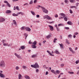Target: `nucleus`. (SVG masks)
Here are the masks:
<instances>
[{
	"instance_id": "nucleus-1",
	"label": "nucleus",
	"mask_w": 79,
	"mask_h": 79,
	"mask_svg": "<svg viewBox=\"0 0 79 79\" xmlns=\"http://www.w3.org/2000/svg\"><path fill=\"white\" fill-rule=\"evenodd\" d=\"M31 67L34 68H39V66L38 64L36 62L35 63V64L33 65H31Z\"/></svg>"
},
{
	"instance_id": "nucleus-2",
	"label": "nucleus",
	"mask_w": 79,
	"mask_h": 79,
	"mask_svg": "<svg viewBox=\"0 0 79 79\" xmlns=\"http://www.w3.org/2000/svg\"><path fill=\"white\" fill-rule=\"evenodd\" d=\"M0 66L1 67H2V68H3V67H5V63L4 61L2 60L1 62L0 63Z\"/></svg>"
},
{
	"instance_id": "nucleus-3",
	"label": "nucleus",
	"mask_w": 79,
	"mask_h": 79,
	"mask_svg": "<svg viewBox=\"0 0 79 79\" xmlns=\"http://www.w3.org/2000/svg\"><path fill=\"white\" fill-rule=\"evenodd\" d=\"M24 29H26V31H28V32H30V31H31V28L28 27H25Z\"/></svg>"
},
{
	"instance_id": "nucleus-4",
	"label": "nucleus",
	"mask_w": 79,
	"mask_h": 79,
	"mask_svg": "<svg viewBox=\"0 0 79 79\" xmlns=\"http://www.w3.org/2000/svg\"><path fill=\"white\" fill-rule=\"evenodd\" d=\"M38 7H39V8H42V10H47V9H45V8L42 6H40V5H38Z\"/></svg>"
},
{
	"instance_id": "nucleus-5",
	"label": "nucleus",
	"mask_w": 79,
	"mask_h": 79,
	"mask_svg": "<svg viewBox=\"0 0 79 79\" xmlns=\"http://www.w3.org/2000/svg\"><path fill=\"white\" fill-rule=\"evenodd\" d=\"M5 21V19L3 18H0V22L1 23L3 22V21Z\"/></svg>"
},
{
	"instance_id": "nucleus-6",
	"label": "nucleus",
	"mask_w": 79,
	"mask_h": 79,
	"mask_svg": "<svg viewBox=\"0 0 79 79\" xmlns=\"http://www.w3.org/2000/svg\"><path fill=\"white\" fill-rule=\"evenodd\" d=\"M48 27H49L50 28V30L51 31H53V26H51V25H48Z\"/></svg>"
},
{
	"instance_id": "nucleus-7",
	"label": "nucleus",
	"mask_w": 79,
	"mask_h": 79,
	"mask_svg": "<svg viewBox=\"0 0 79 79\" xmlns=\"http://www.w3.org/2000/svg\"><path fill=\"white\" fill-rule=\"evenodd\" d=\"M0 77H2L3 78L5 77V76L3 74L0 73Z\"/></svg>"
},
{
	"instance_id": "nucleus-8",
	"label": "nucleus",
	"mask_w": 79,
	"mask_h": 79,
	"mask_svg": "<svg viewBox=\"0 0 79 79\" xmlns=\"http://www.w3.org/2000/svg\"><path fill=\"white\" fill-rule=\"evenodd\" d=\"M66 43L68 45H69L70 44V43L69 42V40H67V39H66Z\"/></svg>"
},
{
	"instance_id": "nucleus-9",
	"label": "nucleus",
	"mask_w": 79,
	"mask_h": 79,
	"mask_svg": "<svg viewBox=\"0 0 79 79\" xmlns=\"http://www.w3.org/2000/svg\"><path fill=\"white\" fill-rule=\"evenodd\" d=\"M11 11L10 10H7L6 11V13L7 14H10V13H11Z\"/></svg>"
},
{
	"instance_id": "nucleus-10",
	"label": "nucleus",
	"mask_w": 79,
	"mask_h": 79,
	"mask_svg": "<svg viewBox=\"0 0 79 79\" xmlns=\"http://www.w3.org/2000/svg\"><path fill=\"white\" fill-rule=\"evenodd\" d=\"M67 24H69V25H73V23L70 21L68 22Z\"/></svg>"
},
{
	"instance_id": "nucleus-11",
	"label": "nucleus",
	"mask_w": 79,
	"mask_h": 79,
	"mask_svg": "<svg viewBox=\"0 0 79 79\" xmlns=\"http://www.w3.org/2000/svg\"><path fill=\"white\" fill-rule=\"evenodd\" d=\"M15 56H17V58H21V57L20 56H19L17 54H16V53H15Z\"/></svg>"
},
{
	"instance_id": "nucleus-12",
	"label": "nucleus",
	"mask_w": 79,
	"mask_h": 79,
	"mask_svg": "<svg viewBox=\"0 0 79 79\" xmlns=\"http://www.w3.org/2000/svg\"><path fill=\"white\" fill-rule=\"evenodd\" d=\"M51 72L52 73H54V74H55V75L56 74V72L55 71V70L52 69L51 70Z\"/></svg>"
},
{
	"instance_id": "nucleus-13",
	"label": "nucleus",
	"mask_w": 79,
	"mask_h": 79,
	"mask_svg": "<svg viewBox=\"0 0 79 79\" xmlns=\"http://www.w3.org/2000/svg\"><path fill=\"white\" fill-rule=\"evenodd\" d=\"M32 45H37V41H35L33 43H32Z\"/></svg>"
},
{
	"instance_id": "nucleus-14",
	"label": "nucleus",
	"mask_w": 79,
	"mask_h": 79,
	"mask_svg": "<svg viewBox=\"0 0 79 79\" xmlns=\"http://www.w3.org/2000/svg\"><path fill=\"white\" fill-rule=\"evenodd\" d=\"M37 54H36L32 56L31 57L32 58H35V57H37Z\"/></svg>"
},
{
	"instance_id": "nucleus-15",
	"label": "nucleus",
	"mask_w": 79,
	"mask_h": 79,
	"mask_svg": "<svg viewBox=\"0 0 79 79\" xmlns=\"http://www.w3.org/2000/svg\"><path fill=\"white\" fill-rule=\"evenodd\" d=\"M51 36H52L51 35H48L46 36V38H47V39H49L50 37H51Z\"/></svg>"
},
{
	"instance_id": "nucleus-16",
	"label": "nucleus",
	"mask_w": 79,
	"mask_h": 79,
	"mask_svg": "<svg viewBox=\"0 0 79 79\" xmlns=\"http://www.w3.org/2000/svg\"><path fill=\"white\" fill-rule=\"evenodd\" d=\"M47 19L48 20H50V19H52V18L50 17V16H48V15H47Z\"/></svg>"
},
{
	"instance_id": "nucleus-17",
	"label": "nucleus",
	"mask_w": 79,
	"mask_h": 79,
	"mask_svg": "<svg viewBox=\"0 0 79 79\" xmlns=\"http://www.w3.org/2000/svg\"><path fill=\"white\" fill-rule=\"evenodd\" d=\"M25 78L27 79H30V77L27 75L25 76Z\"/></svg>"
},
{
	"instance_id": "nucleus-18",
	"label": "nucleus",
	"mask_w": 79,
	"mask_h": 79,
	"mask_svg": "<svg viewBox=\"0 0 79 79\" xmlns=\"http://www.w3.org/2000/svg\"><path fill=\"white\" fill-rule=\"evenodd\" d=\"M64 21H68V19L66 17V16H65V17H64Z\"/></svg>"
},
{
	"instance_id": "nucleus-19",
	"label": "nucleus",
	"mask_w": 79,
	"mask_h": 79,
	"mask_svg": "<svg viewBox=\"0 0 79 79\" xmlns=\"http://www.w3.org/2000/svg\"><path fill=\"white\" fill-rule=\"evenodd\" d=\"M59 44V45H60V48H63V44Z\"/></svg>"
},
{
	"instance_id": "nucleus-20",
	"label": "nucleus",
	"mask_w": 79,
	"mask_h": 79,
	"mask_svg": "<svg viewBox=\"0 0 79 79\" xmlns=\"http://www.w3.org/2000/svg\"><path fill=\"white\" fill-rule=\"evenodd\" d=\"M36 45H31V47H32V48H36Z\"/></svg>"
},
{
	"instance_id": "nucleus-21",
	"label": "nucleus",
	"mask_w": 79,
	"mask_h": 79,
	"mask_svg": "<svg viewBox=\"0 0 79 79\" xmlns=\"http://www.w3.org/2000/svg\"><path fill=\"white\" fill-rule=\"evenodd\" d=\"M20 48L22 50H24L25 49V47L24 46H22L20 47Z\"/></svg>"
},
{
	"instance_id": "nucleus-22",
	"label": "nucleus",
	"mask_w": 79,
	"mask_h": 79,
	"mask_svg": "<svg viewBox=\"0 0 79 79\" xmlns=\"http://www.w3.org/2000/svg\"><path fill=\"white\" fill-rule=\"evenodd\" d=\"M12 15L13 16H18V14H16L15 13H13L12 14Z\"/></svg>"
},
{
	"instance_id": "nucleus-23",
	"label": "nucleus",
	"mask_w": 79,
	"mask_h": 79,
	"mask_svg": "<svg viewBox=\"0 0 79 79\" xmlns=\"http://www.w3.org/2000/svg\"><path fill=\"white\" fill-rule=\"evenodd\" d=\"M17 14L18 15H19L20 14H21V15H24V13L22 12H18Z\"/></svg>"
},
{
	"instance_id": "nucleus-24",
	"label": "nucleus",
	"mask_w": 79,
	"mask_h": 79,
	"mask_svg": "<svg viewBox=\"0 0 79 79\" xmlns=\"http://www.w3.org/2000/svg\"><path fill=\"white\" fill-rule=\"evenodd\" d=\"M54 53H56V54H60V52H58V51L56 50V51H55L54 52Z\"/></svg>"
},
{
	"instance_id": "nucleus-25",
	"label": "nucleus",
	"mask_w": 79,
	"mask_h": 79,
	"mask_svg": "<svg viewBox=\"0 0 79 79\" xmlns=\"http://www.w3.org/2000/svg\"><path fill=\"white\" fill-rule=\"evenodd\" d=\"M22 77V76L20 74H19V79H21V78Z\"/></svg>"
},
{
	"instance_id": "nucleus-26",
	"label": "nucleus",
	"mask_w": 79,
	"mask_h": 79,
	"mask_svg": "<svg viewBox=\"0 0 79 79\" xmlns=\"http://www.w3.org/2000/svg\"><path fill=\"white\" fill-rule=\"evenodd\" d=\"M60 16H62L65 17V16H66L65 15V14L63 13L60 14Z\"/></svg>"
},
{
	"instance_id": "nucleus-27",
	"label": "nucleus",
	"mask_w": 79,
	"mask_h": 79,
	"mask_svg": "<svg viewBox=\"0 0 79 79\" xmlns=\"http://www.w3.org/2000/svg\"><path fill=\"white\" fill-rule=\"evenodd\" d=\"M56 74H59L60 73V71L59 70H56Z\"/></svg>"
},
{
	"instance_id": "nucleus-28",
	"label": "nucleus",
	"mask_w": 79,
	"mask_h": 79,
	"mask_svg": "<svg viewBox=\"0 0 79 79\" xmlns=\"http://www.w3.org/2000/svg\"><path fill=\"white\" fill-rule=\"evenodd\" d=\"M31 14L33 15H35V12H34L32 11H31Z\"/></svg>"
},
{
	"instance_id": "nucleus-29",
	"label": "nucleus",
	"mask_w": 79,
	"mask_h": 79,
	"mask_svg": "<svg viewBox=\"0 0 79 79\" xmlns=\"http://www.w3.org/2000/svg\"><path fill=\"white\" fill-rule=\"evenodd\" d=\"M69 1L70 2H71V3H74V2H75V0H69Z\"/></svg>"
},
{
	"instance_id": "nucleus-30",
	"label": "nucleus",
	"mask_w": 79,
	"mask_h": 79,
	"mask_svg": "<svg viewBox=\"0 0 79 79\" xmlns=\"http://www.w3.org/2000/svg\"><path fill=\"white\" fill-rule=\"evenodd\" d=\"M24 35H25V36H26L25 37V39H26V38H27V36H28V34H27L26 33H25L24 34Z\"/></svg>"
},
{
	"instance_id": "nucleus-31",
	"label": "nucleus",
	"mask_w": 79,
	"mask_h": 79,
	"mask_svg": "<svg viewBox=\"0 0 79 79\" xmlns=\"http://www.w3.org/2000/svg\"><path fill=\"white\" fill-rule=\"evenodd\" d=\"M7 45H8V43H3L4 46H7Z\"/></svg>"
},
{
	"instance_id": "nucleus-32",
	"label": "nucleus",
	"mask_w": 79,
	"mask_h": 79,
	"mask_svg": "<svg viewBox=\"0 0 79 79\" xmlns=\"http://www.w3.org/2000/svg\"><path fill=\"white\" fill-rule=\"evenodd\" d=\"M56 40H57V38H54L53 40V42L55 43Z\"/></svg>"
},
{
	"instance_id": "nucleus-33",
	"label": "nucleus",
	"mask_w": 79,
	"mask_h": 79,
	"mask_svg": "<svg viewBox=\"0 0 79 79\" xmlns=\"http://www.w3.org/2000/svg\"><path fill=\"white\" fill-rule=\"evenodd\" d=\"M43 11L44 13H48V10H43Z\"/></svg>"
},
{
	"instance_id": "nucleus-34",
	"label": "nucleus",
	"mask_w": 79,
	"mask_h": 79,
	"mask_svg": "<svg viewBox=\"0 0 79 79\" xmlns=\"http://www.w3.org/2000/svg\"><path fill=\"white\" fill-rule=\"evenodd\" d=\"M64 17H65L64 16H61L59 18V19H63V18H64Z\"/></svg>"
},
{
	"instance_id": "nucleus-35",
	"label": "nucleus",
	"mask_w": 79,
	"mask_h": 79,
	"mask_svg": "<svg viewBox=\"0 0 79 79\" xmlns=\"http://www.w3.org/2000/svg\"><path fill=\"white\" fill-rule=\"evenodd\" d=\"M68 73H69V74H74V72H68Z\"/></svg>"
},
{
	"instance_id": "nucleus-36",
	"label": "nucleus",
	"mask_w": 79,
	"mask_h": 79,
	"mask_svg": "<svg viewBox=\"0 0 79 79\" xmlns=\"http://www.w3.org/2000/svg\"><path fill=\"white\" fill-rule=\"evenodd\" d=\"M7 6H8L9 7H11V5L9 3H7Z\"/></svg>"
},
{
	"instance_id": "nucleus-37",
	"label": "nucleus",
	"mask_w": 79,
	"mask_h": 79,
	"mask_svg": "<svg viewBox=\"0 0 79 79\" xmlns=\"http://www.w3.org/2000/svg\"><path fill=\"white\" fill-rule=\"evenodd\" d=\"M47 23H49V24H52V23H54V21H52L51 22H47Z\"/></svg>"
},
{
	"instance_id": "nucleus-38",
	"label": "nucleus",
	"mask_w": 79,
	"mask_h": 79,
	"mask_svg": "<svg viewBox=\"0 0 79 79\" xmlns=\"http://www.w3.org/2000/svg\"><path fill=\"white\" fill-rule=\"evenodd\" d=\"M43 18H44V19H46V18L47 19V15L44 16L43 17Z\"/></svg>"
},
{
	"instance_id": "nucleus-39",
	"label": "nucleus",
	"mask_w": 79,
	"mask_h": 79,
	"mask_svg": "<svg viewBox=\"0 0 79 79\" xmlns=\"http://www.w3.org/2000/svg\"><path fill=\"white\" fill-rule=\"evenodd\" d=\"M2 43L3 44H5V42H6V40H2Z\"/></svg>"
},
{
	"instance_id": "nucleus-40",
	"label": "nucleus",
	"mask_w": 79,
	"mask_h": 79,
	"mask_svg": "<svg viewBox=\"0 0 79 79\" xmlns=\"http://www.w3.org/2000/svg\"><path fill=\"white\" fill-rule=\"evenodd\" d=\"M64 2L66 3H68L69 2H68V1L67 0H65Z\"/></svg>"
},
{
	"instance_id": "nucleus-41",
	"label": "nucleus",
	"mask_w": 79,
	"mask_h": 79,
	"mask_svg": "<svg viewBox=\"0 0 79 79\" xmlns=\"http://www.w3.org/2000/svg\"><path fill=\"white\" fill-rule=\"evenodd\" d=\"M13 22L14 23V24H15V25H16V21H15V20H13Z\"/></svg>"
},
{
	"instance_id": "nucleus-42",
	"label": "nucleus",
	"mask_w": 79,
	"mask_h": 79,
	"mask_svg": "<svg viewBox=\"0 0 79 79\" xmlns=\"http://www.w3.org/2000/svg\"><path fill=\"white\" fill-rule=\"evenodd\" d=\"M78 63H79V60H77L76 62V64H78Z\"/></svg>"
},
{
	"instance_id": "nucleus-43",
	"label": "nucleus",
	"mask_w": 79,
	"mask_h": 79,
	"mask_svg": "<svg viewBox=\"0 0 79 79\" xmlns=\"http://www.w3.org/2000/svg\"><path fill=\"white\" fill-rule=\"evenodd\" d=\"M65 29L68 30V29H69V27H65Z\"/></svg>"
},
{
	"instance_id": "nucleus-44",
	"label": "nucleus",
	"mask_w": 79,
	"mask_h": 79,
	"mask_svg": "<svg viewBox=\"0 0 79 79\" xmlns=\"http://www.w3.org/2000/svg\"><path fill=\"white\" fill-rule=\"evenodd\" d=\"M15 69H16V70H18V69H19V67H18V66H16V67H15Z\"/></svg>"
},
{
	"instance_id": "nucleus-45",
	"label": "nucleus",
	"mask_w": 79,
	"mask_h": 79,
	"mask_svg": "<svg viewBox=\"0 0 79 79\" xmlns=\"http://www.w3.org/2000/svg\"><path fill=\"white\" fill-rule=\"evenodd\" d=\"M16 10H19V7H18V6H16Z\"/></svg>"
},
{
	"instance_id": "nucleus-46",
	"label": "nucleus",
	"mask_w": 79,
	"mask_h": 79,
	"mask_svg": "<svg viewBox=\"0 0 79 79\" xmlns=\"http://www.w3.org/2000/svg\"><path fill=\"white\" fill-rule=\"evenodd\" d=\"M25 27H21V30H23V29H24L25 28Z\"/></svg>"
},
{
	"instance_id": "nucleus-47",
	"label": "nucleus",
	"mask_w": 79,
	"mask_h": 79,
	"mask_svg": "<svg viewBox=\"0 0 79 79\" xmlns=\"http://www.w3.org/2000/svg\"><path fill=\"white\" fill-rule=\"evenodd\" d=\"M32 0H31L30 2L29 3V4H30V5H31V4H32Z\"/></svg>"
},
{
	"instance_id": "nucleus-48",
	"label": "nucleus",
	"mask_w": 79,
	"mask_h": 79,
	"mask_svg": "<svg viewBox=\"0 0 79 79\" xmlns=\"http://www.w3.org/2000/svg\"><path fill=\"white\" fill-rule=\"evenodd\" d=\"M56 28V30L57 31H60V28L58 27H57Z\"/></svg>"
},
{
	"instance_id": "nucleus-49",
	"label": "nucleus",
	"mask_w": 79,
	"mask_h": 79,
	"mask_svg": "<svg viewBox=\"0 0 79 79\" xmlns=\"http://www.w3.org/2000/svg\"><path fill=\"white\" fill-rule=\"evenodd\" d=\"M69 50H70V51H71V52H72L73 51L72 48H69Z\"/></svg>"
},
{
	"instance_id": "nucleus-50",
	"label": "nucleus",
	"mask_w": 79,
	"mask_h": 79,
	"mask_svg": "<svg viewBox=\"0 0 79 79\" xmlns=\"http://www.w3.org/2000/svg\"><path fill=\"white\" fill-rule=\"evenodd\" d=\"M37 0H35L34 1V3H37Z\"/></svg>"
},
{
	"instance_id": "nucleus-51",
	"label": "nucleus",
	"mask_w": 79,
	"mask_h": 79,
	"mask_svg": "<svg viewBox=\"0 0 79 79\" xmlns=\"http://www.w3.org/2000/svg\"><path fill=\"white\" fill-rule=\"evenodd\" d=\"M60 66H61V67H63V66H64V64H60Z\"/></svg>"
},
{
	"instance_id": "nucleus-52",
	"label": "nucleus",
	"mask_w": 79,
	"mask_h": 79,
	"mask_svg": "<svg viewBox=\"0 0 79 79\" xmlns=\"http://www.w3.org/2000/svg\"><path fill=\"white\" fill-rule=\"evenodd\" d=\"M29 4H28V3H25V4H24L23 5L24 6H25L26 5H28Z\"/></svg>"
},
{
	"instance_id": "nucleus-53",
	"label": "nucleus",
	"mask_w": 79,
	"mask_h": 79,
	"mask_svg": "<svg viewBox=\"0 0 79 79\" xmlns=\"http://www.w3.org/2000/svg\"><path fill=\"white\" fill-rule=\"evenodd\" d=\"M47 52L49 54V55L51 53V52H50L49 51L47 50Z\"/></svg>"
},
{
	"instance_id": "nucleus-54",
	"label": "nucleus",
	"mask_w": 79,
	"mask_h": 79,
	"mask_svg": "<svg viewBox=\"0 0 79 79\" xmlns=\"http://www.w3.org/2000/svg\"><path fill=\"white\" fill-rule=\"evenodd\" d=\"M36 73H38L39 72V69H36Z\"/></svg>"
},
{
	"instance_id": "nucleus-55",
	"label": "nucleus",
	"mask_w": 79,
	"mask_h": 79,
	"mask_svg": "<svg viewBox=\"0 0 79 79\" xmlns=\"http://www.w3.org/2000/svg\"><path fill=\"white\" fill-rule=\"evenodd\" d=\"M4 3H8V2H7V1H5L4 2Z\"/></svg>"
},
{
	"instance_id": "nucleus-56",
	"label": "nucleus",
	"mask_w": 79,
	"mask_h": 79,
	"mask_svg": "<svg viewBox=\"0 0 79 79\" xmlns=\"http://www.w3.org/2000/svg\"><path fill=\"white\" fill-rule=\"evenodd\" d=\"M72 37V35H68V37Z\"/></svg>"
},
{
	"instance_id": "nucleus-57",
	"label": "nucleus",
	"mask_w": 79,
	"mask_h": 79,
	"mask_svg": "<svg viewBox=\"0 0 79 79\" xmlns=\"http://www.w3.org/2000/svg\"><path fill=\"white\" fill-rule=\"evenodd\" d=\"M23 69H26V66H23Z\"/></svg>"
},
{
	"instance_id": "nucleus-58",
	"label": "nucleus",
	"mask_w": 79,
	"mask_h": 79,
	"mask_svg": "<svg viewBox=\"0 0 79 79\" xmlns=\"http://www.w3.org/2000/svg\"><path fill=\"white\" fill-rule=\"evenodd\" d=\"M50 56H54V55L52 54L51 53L50 54Z\"/></svg>"
},
{
	"instance_id": "nucleus-59",
	"label": "nucleus",
	"mask_w": 79,
	"mask_h": 79,
	"mask_svg": "<svg viewBox=\"0 0 79 79\" xmlns=\"http://www.w3.org/2000/svg\"><path fill=\"white\" fill-rule=\"evenodd\" d=\"M28 44H32V42H31V40L29 41L28 42Z\"/></svg>"
},
{
	"instance_id": "nucleus-60",
	"label": "nucleus",
	"mask_w": 79,
	"mask_h": 79,
	"mask_svg": "<svg viewBox=\"0 0 79 79\" xmlns=\"http://www.w3.org/2000/svg\"><path fill=\"white\" fill-rule=\"evenodd\" d=\"M36 17L37 18H39V17H40V15H37Z\"/></svg>"
},
{
	"instance_id": "nucleus-61",
	"label": "nucleus",
	"mask_w": 79,
	"mask_h": 79,
	"mask_svg": "<svg viewBox=\"0 0 79 79\" xmlns=\"http://www.w3.org/2000/svg\"><path fill=\"white\" fill-rule=\"evenodd\" d=\"M55 18H57V17H58V15H57V14L55 16Z\"/></svg>"
},
{
	"instance_id": "nucleus-62",
	"label": "nucleus",
	"mask_w": 79,
	"mask_h": 79,
	"mask_svg": "<svg viewBox=\"0 0 79 79\" xmlns=\"http://www.w3.org/2000/svg\"><path fill=\"white\" fill-rule=\"evenodd\" d=\"M70 13H73V11L72 10H69Z\"/></svg>"
},
{
	"instance_id": "nucleus-63",
	"label": "nucleus",
	"mask_w": 79,
	"mask_h": 79,
	"mask_svg": "<svg viewBox=\"0 0 79 79\" xmlns=\"http://www.w3.org/2000/svg\"><path fill=\"white\" fill-rule=\"evenodd\" d=\"M77 34H78V32H76L75 33V35H77Z\"/></svg>"
},
{
	"instance_id": "nucleus-64",
	"label": "nucleus",
	"mask_w": 79,
	"mask_h": 79,
	"mask_svg": "<svg viewBox=\"0 0 79 79\" xmlns=\"http://www.w3.org/2000/svg\"><path fill=\"white\" fill-rule=\"evenodd\" d=\"M71 8H76V6H72L71 7Z\"/></svg>"
}]
</instances>
